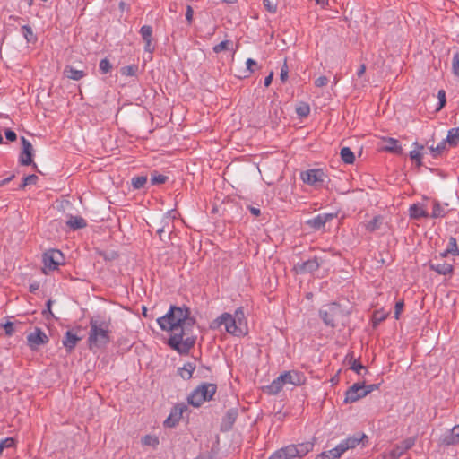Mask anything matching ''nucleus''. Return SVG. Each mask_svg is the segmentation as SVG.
I'll return each instance as SVG.
<instances>
[{
  "label": "nucleus",
  "instance_id": "obj_35",
  "mask_svg": "<svg viewBox=\"0 0 459 459\" xmlns=\"http://www.w3.org/2000/svg\"><path fill=\"white\" fill-rule=\"evenodd\" d=\"M296 114L299 117H307L310 114V106L307 102H299L296 107Z\"/></svg>",
  "mask_w": 459,
  "mask_h": 459
},
{
  "label": "nucleus",
  "instance_id": "obj_52",
  "mask_svg": "<svg viewBox=\"0 0 459 459\" xmlns=\"http://www.w3.org/2000/svg\"><path fill=\"white\" fill-rule=\"evenodd\" d=\"M263 5L269 13H274L277 11V4L273 0H264Z\"/></svg>",
  "mask_w": 459,
  "mask_h": 459
},
{
  "label": "nucleus",
  "instance_id": "obj_58",
  "mask_svg": "<svg viewBox=\"0 0 459 459\" xmlns=\"http://www.w3.org/2000/svg\"><path fill=\"white\" fill-rule=\"evenodd\" d=\"M4 331H5V334L7 336H12L13 334V333H14V325H13V322L7 321L4 325Z\"/></svg>",
  "mask_w": 459,
  "mask_h": 459
},
{
  "label": "nucleus",
  "instance_id": "obj_47",
  "mask_svg": "<svg viewBox=\"0 0 459 459\" xmlns=\"http://www.w3.org/2000/svg\"><path fill=\"white\" fill-rule=\"evenodd\" d=\"M99 255L105 260V261H114L118 258L119 255L115 250L110 251H100L99 252Z\"/></svg>",
  "mask_w": 459,
  "mask_h": 459
},
{
  "label": "nucleus",
  "instance_id": "obj_25",
  "mask_svg": "<svg viewBox=\"0 0 459 459\" xmlns=\"http://www.w3.org/2000/svg\"><path fill=\"white\" fill-rule=\"evenodd\" d=\"M64 74L65 77L74 81H79L86 76V73L83 70H77L72 65H65Z\"/></svg>",
  "mask_w": 459,
  "mask_h": 459
},
{
  "label": "nucleus",
  "instance_id": "obj_19",
  "mask_svg": "<svg viewBox=\"0 0 459 459\" xmlns=\"http://www.w3.org/2000/svg\"><path fill=\"white\" fill-rule=\"evenodd\" d=\"M80 340L81 338L73 333L72 331H67L62 340V343L66 351L70 353L72 351H74Z\"/></svg>",
  "mask_w": 459,
  "mask_h": 459
},
{
  "label": "nucleus",
  "instance_id": "obj_55",
  "mask_svg": "<svg viewBox=\"0 0 459 459\" xmlns=\"http://www.w3.org/2000/svg\"><path fill=\"white\" fill-rule=\"evenodd\" d=\"M157 234L159 235V238L162 242L166 243L168 240L170 239V233H168V231L163 228L159 227L157 229Z\"/></svg>",
  "mask_w": 459,
  "mask_h": 459
},
{
  "label": "nucleus",
  "instance_id": "obj_40",
  "mask_svg": "<svg viewBox=\"0 0 459 459\" xmlns=\"http://www.w3.org/2000/svg\"><path fill=\"white\" fill-rule=\"evenodd\" d=\"M169 178L165 175L159 174L157 171H153L151 173V184L154 185H161L167 182Z\"/></svg>",
  "mask_w": 459,
  "mask_h": 459
},
{
  "label": "nucleus",
  "instance_id": "obj_50",
  "mask_svg": "<svg viewBox=\"0 0 459 459\" xmlns=\"http://www.w3.org/2000/svg\"><path fill=\"white\" fill-rule=\"evenodd\" d=\"M388 316V313H385L382 310H377L373 314V324L374 325L384 321Z\"/></svg>",
  "mask_w": 459,
  "mask_h": 459
},
{
  "label": "nucleus",
  "instance_id": "obj_34",
  "mask_svg": "<svg viewBox=\"0 0 459 459\" xmlns=\"http://www.w3.org/2000/svg\"><path fill=\"white\" fill-rule=\"evenodd\" d=\"M446 143L445 140L440 142L436 147L433 145L429 147V150L432 155L433 158H437L438 156L442 155V153L446 150Z\"/></svg>",
  "mask_w": 459,
  "mask_h": 459
},
{
  "label": "nucleus",
  "instance_id": "obj_64",
  "mask_svg": "<svg viewBox=\"0 0 459 459\" xmlns=\"http://www.w3.org/2000/svg\"><path fill=\"white\" fill-rule=\"evenodd\" d=\"M377 388H378V385H377V384H371V385H365V384L363 383V389H364L363 394H366V396Z\"/></svg>",
  "mask_w": 459,
  "mask_h": 459
},
{
  "label": "nucleus",
  "instance_id": "obj_45",
  "mask_svg": "<svg viewBox=\"0 0 459 459\" xmlns=\"http://www.w3.org/2000/svg\"><path fill=\"white\" fill-rule=\"evenodd\" d=\"M143 446L156 447L159 445V438L156 436L146 435L142 438Z\"/></svg>",
  "mask_w": 459,
  "mask_h": 459
},
{
  "label": "nucleus",
  "instance_id": "obj_20",
  "mask_svg": "<svg viewBox=\"0 0 459 459\" xmlns=\"http://www.w3.org/2000/svg\"><path fill=\"white\" fill-rule=\"evenodd\" d=\"M238 412L237 409H230L225 416L223 417L222 423H221V429L222 430H230L232 426L234 425L237 418H238Z\"/></svg>",
  "mask_w": 459,
  "mask_h": 459
},
{
  "label": "nucleus",
  "instance_id": "obj_51",
  "mask_svg": "<svg viewBox=\"0 0 459 459\" xmlns=\"http://www.w3.org/2000/svg\"><path fill=\"white\" fill-rule=\"evenodd\" d=\"M15 446V440L13 437H6L0 441V455L3 453L4 448L13 447Z\"/></svg>",
  "mask_w": 459,
  "mask_h": 459
},
{
  "label": "nucleus",
  "instance_id": "obj_61",
  "mask_svg": "<svg viewBox=\"0 0 459 459\" xmlns=\"http://www.w3.org/2000/svg\"><path fill=\"white\" fill-rule=\"evenodd\" d=\"M328 82H329L328 78L325 75H322V76H319L317 79H316L315 85L316 87H324L328 83Z\"/></svg>",
  "mask_w": 459,
  "mask_h": 459
},
{
  "label": "nucleus",
  "instance_id": "obj_8",
  "mask_svg": "<svg viewBox=\"0 0 459 459\" xmlns=\"http://www.w3.org/2000/svg\"><path fill=\"white\" fill-rule=\"evenodd\" d=\"M336 217V213H319L316 217L307 220L305 223L313 230H324L326 222L333 221Z\"/></svg>",
  "mask_w": 459,
  "mask_h": 459
},
{
  "label": "nucleus",
  "instance_id": "obj_29",
  "mask_svg": "<svg viewBox=\"0 0 459 459\" xmlns=\"http://www.w3.org/2000/svg\"><path fill=\"white\" fill-rule=\"evenodd\" d=\"M445 141L451 147L457 146L459 143V127L450 129Z\"/></svg>",
  "mask_w": 459,
  "mask_h": 459
},
{
  "label": "nucleus",
  "instance_id": "obj_54",
  "mask_svg": "<svg viewBox=\"0 0 459 459\" xmlns=\"http://www.w3.org/2000/svg\"><path fill=\"white\" fill-rule=\"evenodd\" d=\"M403 307H404L403 299H401L395 303V306H394V318L395 319L398 320L400 318V315L403 312Z\"/></svg>",
  "mask_w": 459,
  "mask_h": 459
},
{
  "label": "nucleus",
  "instance_id": "obj_23",
  "mask_svg": "<svg viewBox=\"0 0 459 459\" xmlns=\"http://www.w3.org/2000/svg\"><path fill=\"white\" fill-rule=\"evenodd\" d=\"M350 358L351 367L350 368L356 372L359 376H363L368 373V369L357 359H354L353 351L349 352L346 355V359Z\"/></svg>",
  "mask_w": 459,
  "mask_h": 459
},
{
  "label": "nucleus",
  "instance_id": "obj_24",
  "mask_svg": "<svg viewBox=\"0 0 459 459\" xmlns=\"http://www.w3.org/2000/svg\"><path fill=\"white\" fill-rule=\"evenodd\" d=\"M367 438L368 437L364 433H358L352 437H347L342 442L346 447L347 451L349 449L355 448L359 443L363 442V440Z\"/></svg>",
  "mask_w": 459,
  "mask_h": 459
},
{
  "label": "nucleus",
  "instance_id": "obj_41",
  "mask_svg": "<svg viewBox=\"0 0 459 459\" xmlns=\"http://www.w3.org/2000/svg\"><path fill=\"white\" fill-rule=\"evenodd\" d=\"M281 451L284 452L287 459H294L298 457L299 451L296 448V445H289L281 448Z\"/></svg>",
  "mask_w": 459,
  "mask_h": 459
},
{
  "label": "nucleus",
  "instance_id": "obj_36",
  "mask_svg": "<svg viewBox=\"0 0 459 459\" xmlns=\"http://www.w3.org/2000/svg\"><path fill=\"white\" fill-rule=\"evenodd\" d=\"M446 252L451 253L454 256H459V247L457 240L455 237H450L446 247Z\"/></svg>",
  "mask_w": 459,
  "mask_h": 459
},
{
  "label": "nucleus",
  "instance_id": "obj_26",
  "mask_svg": "<svg viewBox=\"0 0 459 459\" xmlns=\"http://www.w3.org/2000/svg\"><path fill=\"white\" fill-rule=\"evenodd\" d=\"M195 368V363L186 362L183 367L178 368V373L184 380H189L192 378Z\"/></svg>",
  "mask_w": 459,
  "mask_h": 459
},
{
  "label": "nucleus",
  "instance_id": "obj_28",
  "mask_svg": "<svg viewBox=\"0 0 459 459\" xmlns=\"http://www.w3.org/2000/svg\"><path fill=\"white\" fill-rule=\"evenodd\" d=\"M66 225L72 230L83 229L87 226L86 221L82 217L70 216Z\"/></svg>",
  "mask_w": 459,
  "mask_h": 459
},
{
  "label": "nucleus",
  "instance_id": "obj_38",
  "mask_svg": "<svg viewBox=\"0 0 459 459\" xmlns=\"http://www.w3.org/2000/svg\"><path fill=\"white\" fill-rule=\"evenodd\" d=\"M160 227L163 228L164 230H166L168 231V233H171L172 232L173 228H174L173 219L171 218V216L169 213L165 214L162 217V219L160 221Z\"/></svg>",
  "mask_w": 459,
  "mask_h": 459
},
{
  "label": "nucleus",
  "instance_id": "obj_21",
  "mask_svg": "<svg viewBox=\"0 0 459 459\" xmlns=\"http://www.w3.org/2000/svg\"><path fill=\"white\" fill-rule=\"evenodd\" d=\"M283 386L282 377L279 376L270 385L264 386L263 390L270 395H276L282 390Z\"/></svg>",
  "mask_w": 459,
  "mask_h": 459
},
{
  "label": "nucleus",
  "instance_id": "obj_39",
  "mask_svg": "<svg viewBox=\"0 0 459 459\" xmlns=\"http://www.w3.org/2000/svg\"><path fill=\"white\" fill-rule=\"evenodd\" d=\"M446 215L445 209L441 206L439 202L434 201L432 213L430 215L433 219L443 218Z\"/></svg>",
  "mask_w": 459,
  "mask_h": 459
},
{
  "label": "nucleus",
  "instance_id": "obj_60",
  "mask_svg": "<svg viewBox=\"0 0 459 459\" xmlns=\"http://www.w3.org/2000/svg\"><path fill=\"white\" fill-rule=\"evenodd\" d=\"M4 134H5V138L10 142H14L17 139L16 133L10 128L5 129Z\"/></svg>",
  "mask_w": 459,
  "mask_h": 459
},
{
  "label": "nucleus",
  "instance_id": "obj_11",
  "mask_svg": "<svg viewBox=\"0 0 459 459\" xmlns=\"http://www.w3.org/2000/svg\"><path fill=\"white\" fill-rule=\"evenodd\" d=\"M323 263V260L317 256H314L312 259H308L302 263H298L294 266V270L297 273L304 274L307 273H314L319 269Z\"/></svg>",
  "mask_w": 459,
  "mask_h": 459
},
{
  "label": "nucleus",
  "instance_id": "obj_30",
  "mask_svg": "<svg viewBox=\"0 0 459 459\" xmlns=\"http://www.w3.org/2000/svg\"><path fill=\"white\" fill-rule=\"evenodd\" d=\"M383 220L384 218L381 215L375 216L372 220H370L365 224L366 230L369 232H374L379 230L381 225L383 224Z\"/></svg>",
  "mask_w": 459,
  "mask_h": 459
},
{
  "label": "nucleus",
  "instance_id": "obj_62",
  "mask_svg": "<svg viewBox=\"0 0 459 459\" xmlns=\"http://www.w3.org/2000/svg\"><path fill=\"white\" fill-rule=\"evenodd\" d=\"M193 15H194V10L193 8L191 7V5H187L186 6V20L187 21V23L189 25L192 24V22H193Z\"/></svg>",
  "mask_w": 459,
  "mask_h": 459
},
{
  "label": "nucleus",
  "instance_id": "obj_6",
  "mask_svg": "<svg viewBox=\"0 0 459 459\" xmlns=\"http://www.w3.org/2000/svg\"><path fill=\"white\" fill-rule=\"evenodd\" d=\"M42 261L45 268L49 271H54L65 263V257L61 251L57 249H49L43 254Z\"/></svg>",
  "mask_w": 459,
  "mask_h": 459
},
{
  "label": "nucleus",
  "instance_id": "obj_33",
  "mask_svg": "<svg viewBox=\"0 0 459 459\" xmlns=\"http://www.w3.org/2000/svg\"><path fill=\"white\" fill-rule=\"evenodd\" d=\"M22 33L28 43H35L37 41V36L34 34L30 26L22 25Z\"/></svg>",
  "mask_w": 459,
  "mask_h": 459
},
{
  "label": "nucleus",
  "instance_id": "obj_63",
  "mask_svg": "<svg viewBox=\"0 0 459 459\" xmlns=\"http://www.w3.org/2000/svg\"><path fill=\"white\" fill-rule=\"evenodd\" d=\"M437 98L439 100V108H442L446 105V92L444 90H439L437 92Z\"/></svg>",
  "mask_w": 459,
  "mask_h": 459
},
{
  "label": "nucleus",
  "instance_id": "obj_5",
  "mask_svg": "<svg viewBox=\"0 0 459 459\" xmlns=\"http://www.w3.org/2000/svg\"><path fill=\"white\" fill-rule=\"evenodd\" d=\"M221 325L225 326L227 333L234 336L239 337L247 333L244 328L238 325L236 321H234L232 315L227 312L222 313L216 319H214L211 323L210 328L215 330L219 329Z\"/></svg>",
  "mask_w": 459,
  "mask_h": 459
},
{
  "label": "nucleus",
  "instance_id": "obj_22",
  "mask_svg": "<svg viewBox=\"0 0 459 459\" xmlns=\"http://www.w3.org/2000/svg\"><path fill=\"white\" fill-rule=\"evenodd\" d=\"M383 140L386 143V145L383 147L384 151L399 155L403 153V147L399 144L398 140L392 137L384 138Z\"/></svg>",
  "mask_w": 459,
  "mask_h": 459
},
{
  "label": "nucleus",
  "instance_id": "obj_49",
  "mask_svg": "<svg viewBox=\"0 0 459 459\" xmlns=\"http://www.w3.org/2000/svg\"><path fill=\"white\" fill-rule=\"evenodd\" d=\"M232 45H233L232 41H230V40H223L221 43L215 45L212 48V50H213L214 53H220V52L224 51V50H229L230 49V46H232Z\"/></svg>",
  "mask_w": 459,
  "mask_h": 459
},
{
  "label": "nucleus",
  "instance_id": "obj_59",
  "mask_svg": "<svg viewBox=\"0 0 459 459\" xmlns=\"http://www.w3.org/2000/svg\"><path fill=\"white\" fill-rule=\"evenodd\" d=\"M246 65H247V71L248 72L249 74L254 73V71H255L254 67L257 66L256 61H255L252 58H248L246 62Z\"/></svg>",
  "mask_w": 459,
  "mask_h": 459
},
{
  "label": "nucleus",
  "instance_id": "obj_44",
  "mask_svg": "<svg viewBox=\"0 0 459 459\" xmlns=\"http://www.w3.org/2000/svg\"><path fill=\"white\" fill-rule=\"evenodd\" d=\"M38 179L39 178L35 174L24 177L22 184L19 186V189H24L28 185H35Z\"/></svg>",
  "mask_w": 459,
  "mask_h": 459
},
{
  "label": "nucleus",
  "instance_id": "obj_15",
  "mask_svg": "<svg viewBox=\"0 0 459 459\" xmlns=\"http://www.w3.org/2000/svg\"><path fill=\"white\" fill-rule=\"evenodd\" d=\"M139 32L144 42V51L152 54L155 49V45L152 43V27L150 25H143L141 27Z\"/></svg>",
  "mask_w": 459,
  "mask_h": 459
},
{
  "label": "nucleus",
  "instance_id": "obj_10",
  "mask_svg": "<svg viewBox=\"0 0 459 459\" xmlns=\"http://www.w3.org/2000/svg\"><path fill=\"white\" fill-rule=\"evenodd\" d=\"M49 341L48 335L39 327L27 335L28 346L32 350H37L40 345L47 344Z\"/></svg>",
  "mask_w": 459,
  "mask_h": 459
},
{
  "label": "nucleus",
  "instance_id": "obj_3",
  "mask_svg": "<svg viewBox=\"0 0 459 459\" xmlns=\"http://www.w3.org/2000/svg\"><path fill=\"white\" fill-rule=\"evenodd\" d=\"M216 391V384L202 383L190 393L187 397V402L192 406L198 408L204 402L212 400Z\"/></svg>",
  "mask_w": 459,
  "mask_h": 459
},
{
  "label": "nucleus",
  "instance_id": "obj_18",
  "mask_svg": "<svg viewBox=\"0 0 459 459\" xmlns=\"http://www.w3.org/2000/svg\"><path fill=\"white\" fill-rule=\"evenodd\" d=\"M415 437H408L403 440L401 443L396 444L392 449L393 456L399 459L403 454H405L406 451L411 449L415 445Z\"/></svg>",
  "mask_w": 459,
  "mask_h": 459
},
{
  "label": "nucleus",
  "instance_id": "obj_48",
  "mask_svg": "<svg viewBox=\"0 0 459 459\" xmlns=\"http://www.w3.org/2000/svg\"><path fill=\"white\" fill-rule=\"evenodd\" d=\"M99 67L102 74H108L112 70V65L108 58L101 59Z\"/></svg>",
  "mask_w": 459,
  "mask_h": 459
},
{
  "label": "nucleus",
  "instance_id": "obj_13",
  "mask_svg": "<svg viewBox=\"0 0 459 459\" xmlns=\"http://www.w3.org/2000/svg\"><path fill=\"white\" fill-rule=\"evenodd\" d=\"M280 376L282 377L284 385L290 384L295 386H299L304 385L307 380L304 373L298 370L284 371Z\"/></svg>",
  "mask_w": 459,
  "mask_h": 459
},
{
  "label": "nucleus",
  "instance_id": "obj_4",
  "mask_svg": "<svg viewBox=\"0 0 459 459\" xmlns=\"http://www.w3.org/2000/svg\"><path fill=\"white\" fill-rule=\"evenodd\" d=\"M345 314L341 305L336 302L324 305L319 309V316L324 324L332 328L336 327L337 324L344 317Z\"/></svg>",
  "mask_w": 459,
  "mask_h": 459
},
{
  "label": "nucleus",
  "instance_id": "obj_37",
  "mask_svg": "<svg viewBox=\"0 0 459 459\" xmlns=\"http://www.w3.org/2000/svg\"><path fill=\"white\" fill-rule=\"evenodd\" d=\"M147 176H136L131 179L132 186L134 189H142L147 183Z\"/></svg>",
  "mask_w": 459,
  "mask_h": 459
},
{
  "label": "nucleus",
  "instance_id": "obj_31",
  "mask_svg": "<svg viewBox=\"0 0 459 459\" xmlns=\"http://www.w3.org/2000/svg\"><path fill=\"white\" fill-rule=\"evenodd\" d=\"M340 155L342 161L346 164H353L355 161V155L350 147H342Z\"/></svg>",
  "mask_w": 459,
  "mask_h": 459
},
{
  "label": "nucleus",
  "instance_id": "obj_14",
  "mask_svg": "<svg viewBox=\"0 0 459 459\" xmlns=\"http://www.w3.org/2000/svg\"><path fill=\"white\" fill-rule=\"evenodd\" d=\"M363 383H355L345 393L344 403H352L366 396L363 394Z\"/></svg>",
  "mask_w": 459,
  "mask_h": 459
},
{
  "label": "nucleus",
  "instance_id": "obj_57",
  "mask_svg": "<svg viewBox=\"0 0 459 459\" xmlns=\"http://www.w3.org/2000/svg\"><path fill=\"white\" fill-rule=\"evenodd\" d=\"M333 451H334V455L336 456V458H340L342 455L346 452V447L344 446L342 442H341L335 447L333 448Z\"/></svg>",
  "mask_w": 459,
  "mask_h": 459
},
{
  "label": "nucleus",
  "instance_id": "obj_56",
  "mask_svg": "<svg viewBox=\"0 0 459 459\" xmlns=\"http://www.w3.org/2000/svg\"><path fill=\"white\" fill-rule=\"evenodd\" d=\"M288 73H289V67H288V64H287V59H285L284 63L281 68V74H280V78L282 82H285L287 81Z\"/></svg>",
  "mask_w": 459,
  "mask_h": 459
},
{
  "label": "nucleus",
  "instance_id": "obj_43",
  "mask_svg": "<svg viewBox=\"0 0 459 459\" xmlns=\"http://www.w3.org/2000/svg\"><path fill=\"white\" fill-rule=\"evenodd\" d=\"M232 316L234 318V321H236V323L238 325H240L241 327L246 325L245 314H244V310L242 307L237 308Z\"/></svg>",
  "mask_w": 459,
  "mask_h": 459
},
{
  "label": "nucleus",
  "instance_id": "obj_12",
  "mask_svg": "<svg viewBox=\"0 0 459 459\" xmlns=\"http://www.w3.org/2000/svg\"><path fill=\"white\" fill-rule=\"evenodd\" d=\"M187 410V405H186L185 403H178V404H176L169 417L164 420V426L167 427V428H173L175 427L179 420L182 418V415L183 413Z\"/></svg>",
  "mask_w": 459,
  "mask_h": 459
},
{
  "label": "nucleus",
  "instance_id": "obj_27",
  "mask_svg": "<svg viewBox=\"0 0 459 459\" xmlns=\"http://www.w3.org/2000/svg\"><path fill=\"white\" fill-rule=\"evenodd\" d=\"M410 216L413 219H420L429 217V213L420 204H413L409 209Z\"/></svg>",
  "mask_w": 459,
  "mask_h": 459
},
{
  "label": "nucleus",
  "instance_id": "obj_32",
  "mask_svg": "<svg viewBox=\"0 0 459 459\" xmlns=\"http://www.w3.org/2000/svg\"><path fill=\"white\" fill-rule=\"evenodd\" d=\"M314 442L307 441L296 445V448L299 451L298 457L301 458L307 455L310 451L313 450Z\"/></svg>",
  "mask_w": 459,
  "mask_h": 459
},
{
  "label": "nucleus",
  "instance_id": "obj_42",
  "mask_svg": "<svg viewBox=\"0 0 459 459\" xmlns=\"http://www.w3.org/2000/svg\"><path fill=\"white\" fill-rule=\"evenodd\" d=\"M138 72L137 65H130L126 66H123L120 69V73L124 76H135Z\"/></svg>",
  "mask_w": 459,
  "mask_h": 459
},
{
  "label": "nucleus",
  "instance_id": "obj_17",
  "mask_svg": "<svg viewBox=\"0 0 459 459\" xmlns=\"http://www.w3.org/2000/svg\"><path fill=\"white\" fill-rule=\"evenodd\" d=\"M440 444L446 446L459 444V425L454 426L440 437Z\"/></svg>",
  "mask_w": 459,
  "mask_h": 459
},
{
  "label": "nucleus",
  "instance_id": "obj_9",
  "mask_svg": "<svg viewBox=\"0 0 459 459\" xmlns=\"http://www.w3.org/2000/svg\"><path fill=\"white\" fill-rule=\"evenodd\" d=\"M325 173L322 169H307L301 172L300 178L305 184L313 186H318L323 184L325 179Z\"/></svg>",
  "mask_w": 459,
  "mask_h": 459
},
{
  "label": "nucleus",
  "instance_id": "obj_1",
  "mask_svg": "<svg viewBox=\"0 0 459 459\" xmlns=\"http://www.w3.org/2000/svg\"><path fill=\"white\" fill-rule=\"evenodd\" d=\"M157 323L161 330L172 333L168 344L181 355L188 354L196 341L192 334L196 320L191 316L190 308L171 305L169 311L157 319Z\"/></svg>",
  "mask_w": 459,
  "mask_h": 459
},
{
  "label": "nucleus",
  "instance_id": "obj_53",
  "mask_svg": "<svg viewBox=\"0 0 459 459\" xmlns=\"http://www.w3.org/2000/svg\"><path fill=\"white\" fill-rule=\"evenodd\" d=\"M452 69L454 74L459 76V52H456L453 56Z\"/></svg>",
  "mask_w": 459,
  "mask_h": 459
},
{
  "label": "nucleus",
  "instance_id": "obj_46",
  "mask_svg": "<svg viewBox=\"0 0 459 459\" xmlns=\"http://www.w3.org/2000/svg\"><path fill=\"white\" fill-rule=\"evenodd\" d=\"M413 145L416 147V150H412L410 152V158L411 160H419V158H422V154L420 151L423 150L424 146L418 142H414Z\"/></svg>",
  "mask_w": 459,
  "mask_h": 459
},
{
  "label": "nucleus",
  "instance_id": "obj_7",
  "mask_svg": "<svg viewBox=\"0 0 459 459\" xmlns=\"http://www.w3.org/2000/svg\"><path fill=\"white\" fill-rule=\"evenodd\" d=\"M21 142L22 145V151L20 153L19 156V162L22 166H29L33 165V168L38 171L40 172L37 165L33 163L32 156H33V147L32 144L30 143L29 140H27L24 136L21 137Z\"/></svg>",
  "mask_w": 459,
  "mask_h": 459
},
{
  "label": "nucleus",
  "instance_id": "obj_2",
  "mask_svg": "<svg viewBox=\"0 0 459 459\" xmlns=\"http://www.w3.org/2000/svg\"><path fill=\"white\" fill-rule=\"evenodd\" d=\"M110 320L91 317L90 320V332L88 345L91 351L105 348L111 341L110 339Z\"/></svg>",
  "mask_w": 459,
  "mask_h": 459
},
{
  "label": "nucleus",
  "instance_id": "obj_16",
  "mask_svg": "<svg viewBox=\"0 0 459 459\" xmlns=\"http://www.w3.org/2000/svg\"><path fill=\"white\" fill-rule=\"evenodd\" d=\"M429 268L440 275H451L454 273V266L451 264L440 263L437 256L429 261Z\"/></svg>",
  "mask_w": 459,
  "mask_h": 459
}]
</instances>
